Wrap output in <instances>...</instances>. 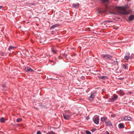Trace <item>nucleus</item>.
<instances>
[{
  "label": "nucleus",
  "instance_id": "obj_35",
  "mask_svg": "<svg viewBox=\"0 0 134 134\" xmlns=\"http://www.w3.org/2000/svg\"><path fill=\"white\" fill-rule=\"evenodd\" d=\"M105 134H109V132L108 131L106 132Z\"/></svg>",
  "mask_w": 134,
  "mask_h": 134
},
{
  "label": "nucleus",
  "instance_id": "obj_32",
  "mask_svg": "<svg viewBox=\"0 0 134 134\" xmlns=\"http://www.w3.org/2000/svg\"><path fill=\"white\" fill-rule=\"evenodd\" d=\"M130 134H134V131L132 132H129Z\"/></svg>",
  "mask_w": 134,
  "mask_h": 134
},
{
  "label": "nucleus",
  "instance_id": "obj_12",
  "mask_svg": "<svg viewBox=\"0 0 134 134\" xmlns=\"http://www.w3.org/2000/svg\"><path fill=\"white\" fill-rule=\"evenodd\" d=\"M73 5L75 8L77 9L79 7V3H76L73 4Z\"/></svg>",
  "mask_w": 134,
  "mask_h": 134
},
{
  "label": "nucleus",
  "instance_id": "obj_28",
  "mask_svg": "<svg viewBox=\"0 0 134 134\" xmlns=\"http://www.w3.org/2000/svg\"><path fill=\"white\" fill-rule=\"evenodd\" d=\"M37 134H41V132L40 131H38L37 133Z\"/></svg>",
  "mask_w": 134,
  "mask_h": 134
},
{
  "label": "nucleus",
  "instance_id": "obj_25",
  "mask_svg": "<svg viewBox=\"0 0 134 134\" xmlns=\"http://www.w3.org/2000/svg\"><path fill=\"white\" fill-rule=\"evenodd\" d=\"M101 1L103 3L108 2V0H101Z\"/></svg>",
  "mask_w": 134,
  "mask_h": 134
},
{
  "label": "nucleus",
  "instance_id": "obj_4",
  "mask_svg": "<svg viewBox=\"0 0 134 134\" xmlns=\"http://www.w3.org/2000/svg\"><path fill=\"white\" fill-rule=\"evenodd\" d=\"M68 112H66L67 113ZM63 116L65 120H69L70 119L71 115H67V113L66 114H64L63 113Z\"/></svg>",
  "mask_w": 134,
  "mask_h": 134
},
{
  "label": "nucleus",
  "instance_id": "obj_8",
  "mask_svg": "<svg viewBox=\"0 0 134 134\" xmlns=\"http://www.w3.org/2000/svg\"><path fill=\"white\" fill-rule=\"evenodd\" d=\"M25 70L26 72L29 71L32 72L33 71V70L32 69H31L30 67L28 66L27 67L25 68Z\"/></svg>",
  "mask_w": 134,
  "mask_h": 134
},
{
  "label": "nucleus",
  "instance_id": "obj_24",
  "mask_svg": "<svg viewBox=\"0 0 134 134\" xmlns=\"http://www.w3.org/2000/svg\"><path fill=\"white\" fill-rule=\"evenodd\" d=\"M68 112L67 113V115H70V112L69 111H65V113L64 114H66V112Z\"/></svg>",
  "mask_w": 134,
  "mask_h": 134
},
{
  "label": "nucleus",
  "instance_id": "obj_13",
  "mask_svg": "<svg viewBox=\"0 0 134 134\" xmlns=\"http://www.w3.org/2000/svg\"><path fill=\"white\" fill-rule=\"evenodd\" d=\"M107 120V117H103L101 118V120L102 121H104Z\"/></svg>",
  "mask_w": 134,
  "mask_h": 134
},
{
  "label": "nucleus",
  "instance_id": "obj_10",
  "mask_svg": "<svg viewBox=\"0 0 134 134\" xmlns=\"http://www.w3.org/2000/svg\"><path fill=\"white\" fill-rule=\"evenodd\" d=\"M134 19V15H131L129 18V20L131 21L133 20Z\"/></svg>",
  "mask_w": 134,
  "mask_h": 134
},
{
  "label": "nucleus",
  "instance_id": "obj_19",
  "mask_svg": "<svg viewBox=\"0 0 134 134\" xmlns=\"http://www.w3.org/2000/svg\"><path fill=\"white\" fill-rule=\"evenodd\" d=\"M59 26L58 25V24H55V25H53L51 27V29H52L53 28H54V27H56L57 26Z\"/></svg>",
  "mask_w": 134,
  "mask_h": 134
},
{
  "label": "nucleus",
  "instance_id": "obj_16",
  "mask_svg": "<svg viewBox=\"0 0 134 134\" xmlns=\"http://www.w3.org/2000/svg\"><path fill=\"white\" fill-rule=\"evenodd\" d=\"M52 51L55 54H57V52L58 51V50H55L53 48H52Z\"/></svg>",
  "mask_w": 134,
  "mask_h": 134
},
{
  "label": "nucleus",
  "instance_id": "obj_14",
  "mask_svg": "<svg viewBox=\"0 0 134 134\" xmlns=\"http://www.w3.org/2000/svg\"><path fill=\"white\" fill-rule=\"evenodd\" d=\"M131 119V118L128 116H126L124 118V119L125 120L130 121Z\"/></svg>",
  "mask_w": 134,
  "mask_h": 134
},
{
  "label": "nucleus",
  "instance_id": "obj_39",
  "mask_svg": "<svg viewBox=\"0 0 134 134\" xmlns=\"http://www.w3.org/2000/svg\"><path fill=\"white\" fill-rule=\"evenodd\" d=\"M51 62H53L54 63V62L53 61H51Z\"/></svg>",
  "mask_w": 134,
  "mask_h": 134
},
{
  "label": "nucleus",
  "instance_id": "obj_22",
  "mask_svg": "<svg viewBox=\"0 0 134 134\" xmlns=\"http://www.w3.org/2000/svg\"><path fill=\"white\" fill-rule=\"evenodd\" d=\"M120 94L121 96H122L124 95V93L123 91H120Z\"/></svg>",
  "mask_w": 134,
  "mask_h": 134
},
{
  "label": "nucleus",
  "instance_id": "obj_31",
  "mask_svg": "<svg viewBox=\"0 0 134 134\" xmlns=\"http://www.w3.org/2000/svg\"><path fill=\"white\" fill-rule=\"evenodd\" d=\"M124 78V77H122V78H118V79L120 80H123Z\"/></svg>",
  "mask_w": 134,
  "mask_h": 134
},
{
  "label": "nucleus",
  "instance_id": "obj_11",
  "mask_svg": "<svg viewBox=\"0 0 134 134\" xmlns=\"http://www.w3.org/2000/svg\"><path fill=\"white\" fill-rule=\"evenodd\" d=\"M98 78L100 79L104 80L107 79V77L105 76H98Z\"/></svg>",
  "mask_w": 134,
  "mask_h": 134
},
{
  "label": "nucleus",
  "instance_id": "obj_18",
  "mask_svg": "<svg viewBox=\"0 0 134 134\" xmlns=\"http://www.w3.org/2000/svg\"><path fill=\"white\" fill-rule=\"evenodd\" d=\"M15 48V47L14 46H10L9 47L8 49L9 50H10L14 48Z\"/></svg>",
  "mask_w": 134,
  "mask_h": 134
},
{
  "label": "nucleus",
  "instance_id": "obj_23",
  "mask_svg": "<svg viewBox=\"0 0 134 134\" xmlns=\"http://www.w3.org/2000/svg\"><path fill=\"white\" fill-rule=\"evenodd\" d=\"M122 67L124 69H126L127 68L128 66L127 65H125L124 64L122 65Z\"/></svg>",
  "mask_w": 134,
  "mask_h": 134
},
{
  "label": "nucleus",
  "instance_id": "obj_6",
  "mask_svg": "<svg viewBox=\"0 0 134 134\" xmlns=\"http://www.w3.org/2000/svg\"><path fill=\"white\" fill-rule=\"evenodd\" d=\"M124 58L127 61L129 60V58L130 59H131L132 57L131 56H130V53H127L126 55L125 56Z\"/></svg>",
  "mask_w": 134,
  "mask_h": 134
},
{
  "label": "nucleus",
  "instance_id": "obj_20",
  "mask_svg": "<svg viewBox=\"0 0 134 134\" xmlns=\"http://www.w3.org/2000/svg\"><path fill=\"white\" fill-rule=\"evenodd\" d=\"M22 120L21 118H18L16 119V121L18 122H19L21 121Z\"/></svg>",
  "mask_w": 134,
  "mask_h": 134
},
{
  "label": "nucleus",
  "instance_id": "obj_15",
  "mask_svg": "<svg viewBox=\"0 0 134 134\" xmlns=\"http://www.w3.org/2000/svg\"><path fill=\"white\" fill-rule=\"evenodd\" d=\"M119 127L121 129H123L124 127V125L122 124H120L119 125Z\"/></svg>",
  "mask_w": 134,
  "mask_h": 134
},
{
  "label": "nucleus",
  "instance_id": "obj_34",
  "mask_svg": "<svg viewBox=\"0 0 134 134\" xmlns=\"http://www.w3.org/2000/svg\"><path fill=\"white\" fill-rule=\"evenodd\" d=\"M111 116L112 118H114V117H115V115L114 114L111 115Z\"/></svg>",
  "mask_w": 134,
  "mask_h": 134
},
{
  "label": "nucleus",
  "instance_id": "obj_33",
  "mask_svg": "<svg viewBox=\"0 0 134 134\" xmlns=\"http://www.w3.org/2000/svg\"><path fill=\"white\" fill-rule=\"evenodd\" d=\"M1 54V56H3L4 54V53L3 52H1V53H0V54Z\"/></svg>",
  "mask_w": 134,
  "mask_h": 134
},
{
  "label": "nucleus",
  "instance_id": "obj_38",
  "mask_svg": "<svg viewBox=\"0 0 134 134\" xmlns=\"http://www.w3.org/2000/svg\"><path fill=\"white\" fill-rule=\"evenodd\" d=\"M34 3H31L30 4V5H34Z\"/></svg>",
  "mask_w": 134,
  "mask_h": 134
},
{
  "label": "nucleus",
  "instance_id": "obj_36",
  "mask_svg": "<svg viewBox=\"0 0 134 134\" xmlns=\"http://www.w3.org/2000/svg\"><path fill=\"white\" fill-rule=\"evenodd\" d=\"M2 86L3 87H5V85H2Z\"/></svg>",
  "mask_w": 134,
  "mask_h": 134
},
{
  "label": "nucleus",
  "instance_id": "obj_37",
  "mask_svg": "<svg viewBox=\"0 0 134 134\" xmlns=\"http://www.w3.org/2000/svg\"><path fill=\"white\" fill-rule=\"evenodd\" d=\"M3 7L2 6H0V9H1Z\"/></svg>",
  "mask_w": 134,
  "mask_h": 134
},
{
  "label": "nucleus",
  "instance_id": "obj_9",
  "mask_svg": "<svg viewBox=\"0 0 134 134\" xmlns=\"http://www.w3.org/2000/svg\"><path fill=\"white\" fill-rule=\"evenodd\" d=\"M99 120L98 117H96L93 120V121L96 124H98L99 123Z\"/></svg>",
  "mask_w": 134,
  "mask_h": 134
},
{
  "label": "nucleus",
  "instance_id": "obj_27",
  "mask_svg": "<svg viewBox=\"0 0 134 134\" xmlns=\"http://www.w3.org/2000/svg\"><path fill=\"white\" fill-rule=\"evenodd\" d=\"M96 130V129L95 128H94L93 129H91V131H92V132H93L94 131H95Z\"/></svg>",
  "mask_w": 134,
  "mask_h": 134
},
{
  "label": "nucleus",
  "instance_id": "obj_5",
  "mask_svg": "<svg viewBox=\"0 0 134 134\" xmlns=\"http://www.w3.org/2000/svg\"><path fill=\"white\" fill-rule=\"evenodd\" d=\"M95 97V93H92L91 94V96L88 98V100L90 101H92L94 99Z\"/></svg>",
  "mask_w": 134,
  "mask_h": 134
},
{
  "label": "nucleus",
  "instance_id": "obj_17",
  "mask_svg": "<svg viewBox=\"0 0 134 134\" xmlns=\"http://www.w3.org/2000/svg\"><path fill=\"white\" fill-rule=\"evenodd\" d=\"M0 121L1 122H2V123L4 122L5 121L4 119V118H3V117L1 118L0 119Z\"/></svg>",
  "mask_w": 134,
  "mask_h": 134
},
{
  "label": "nucleus",
  "instance_id": "obj_29",
  "mask_svg": "<svg viewBox=\"0 0 134 134\" xmlns=\"http://www.w3.org/2000/svg\"><path fill=\"white\" fill-rule=\"evenodd\" d=\"M40 107L42 108H44L45 107L43 105H40Z\"/></svg>",
  "mask_w": 134,
  "mask_h": 134
},
{
  "label": "nucleus",
  "instance_id": "obj_26",
  "mask_svg": "<svg viewBox=\"0 0 134 134\" xmlns=\"http://www.w3.org/2000/svg\"><path fill=\"white\" fill-rule=\"evenodd\" d=\"M86 133L87 134H91V132L88 131H86Z\"/></svg>",
  "mask_w": 134,
  "mask_h": 134
},
{
  "label": "nucleus",
  "instance_id": "obj_7",
  "mask_svg": "<svg viewBox=\"0 0 134 134\" xmlns=\"http://www.w3.org/2000/svg\"><path fill=\"white\" fill-rule=\"evenodd\" d=\"M105 124L106 126H111L113 125L111 121L109 120L105 122Z\"/></svg>",
  "mask_w": 134,
  "mask_h": 134
},
{
  "label": "nucleus",
  "instance_id": "obj_3",
  "mask_svg": "<svg viewBox=\"0 0 134 134\" xmlns=\"http://www.w3.org/2000/svg\"><path fill=\"white\" fill-rule=\"evenodd\" d=\"M118 98V96L116 94L114 95L113 97L110 98L109 99V101L110 102H113L115 100H116Z\"/></svg>",
  "mask_w": 134,
  "mask_h": 134
},
{
  "label": "nucleus",
  "instance_id": "obj_2",
  "mask_svg": "<svg viewBox=\"0 0 134 134\" xmlns=\"http://www.w3.org/2000/svg\"><path fill=\"white\" fill-rule=\"evenodd\" d=\"M102 57L103 58H105V59L111 60L112 59V57L110 55L106 54L102 55Z\"/></svg>",
  "mask_w": 134,
  "mask_h": 134
},
{
  "label": "nucleus",
  "instance_id": "obj_30",
  "mask_svg": "<svg viewBox=\"0 0 134 134\" xmlns=\"http://www.w3.org/2000/svg\"><path fill=\"white\" fill-rule=\"evenodd\" d=\"M105 22H106L107 23H109L110 22H112V21H110V20H107V21H105Z\"/></svg>",
  "mask_w": 134,
  "mask_h": 134
},
{
  "label": "nucleus",
  "instance_id": "obj_21",
  "mask_svg": "<svg viewBox=\"0 0 134 134\" xmlns=\"http://www.w3.org/2000/svg\"><path fill=\"white\" fill-rule=\"evenodd\" d=\"M46 134H55V133L54 132L52 131L48 132Z\"/></svg>",
  "mask_w": 134,
  "mask_h": 134
},
{
  "label": "nucleus",
  "instance_id": "obj_1",
  "mask_svg": "<svg viewBox=\"0 0 134 134\" xmlns=\"http://www.w3.org/2000/svg\"><path fill=\"white\" fill-rule=\"evenodd\" d=\"M117 8L119 10H123L122 14L124 15H127L130 14V11H127L125 10L126 9L125 7H117Z\"/></svg>",
  "mask_w": 134,
  "mask_h": 134
},
{
  "label": "nucleus",
  "instance_id": "obj_40",
  "mask_svg": "<svg viewBox=\"0 0 134 134\" xmlns=\"http://www.w3.org/2000/svg\"><path fill=\"white\" fill-rule=\"evenodd\" d=\"M103 97H104H104H104V96Z\"/></svg>",
  "mask_w": 134,
  "mask_h": 134
}]
</instances>
